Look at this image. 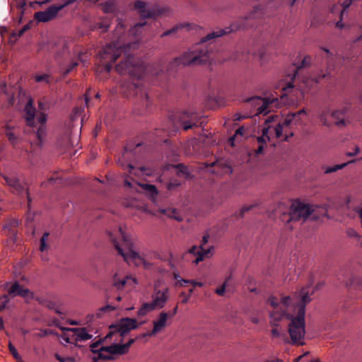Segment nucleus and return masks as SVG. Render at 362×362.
Masks as SVG:
<instances>
[{"mask_svg": "<svg viewBox=\"0 0 362 362\" xmlns=\"http://www.w3.org/2000/svg\"><path fill=\"white\" fill-rule=\"evenodd\" d=\"M160 213L166 215L169 217L174 218L177 221H181V218H179L175 216L177 214V211L175 209H162L160 210Z\"/></svg>", "mask_w": 362, "mask_h": 362, "instance_id": "obj_33", "label": "nucleus"}, {"mask_svg": "<svg viewBox=\"0 0 362 362\" xmlns=\"http://www.w3.org/2000/svg\"><path fill=\"white\" fill-rule=\"evenodd\" d=\"M78 65V62H72L68 67L66 69V70L64 71L63 75L65 76L68 75L69 73H71L75 68H76Z\"/></svg>", "mask_w": 362, "mask_h": 362, "instance_id": "obj_44", "label": "nucleus"}, {"mask_svg": "<svg viewBox=\"0 0 362 362\" xmlns=\"http://www.w3.org/2000/svg\"><path fill=\"white\" fill-rule=\"evenodd\" d=\"M4 134L10 144L15 146L20 141V128L13 123H7L4 127Z\"/></svg>", "mask_w": 362, "mask_h": 362, "instance_id": "obj_18", "label": "nucleus"}, {"mask_svg": "<svg viewBox=\"0 0 362 362\" xmlns=\"http://www.w3.org/2000/svg\"><path fill=\"white\" fill-rule=\"evenodd\" d=\"M24 119L26 124L33 129V131L38 140V144L41 145L47 135V115L40 112L37 117V123L35 120L36 110L33 105V100L30 98L24 108Z\"/></svg>", "mask_w": 362, "mask_h": 362, "instance_id": "obj_5", "label": "nucleus"}, {"mask_svg": "<svg viewBox=\"0 0 362 362\" xmlns=\"http://www.w3.org/2000/svg\"><path fill=\"white\" fill-rule=\"evenodd\" d=\"M103 11L106 13L117 14L119 12V8L117 0H108L103 4Z\"/></svg>", "mask_w": 362, "mask_h": 362, "instance_id": "obj_26", "label": "nucleus"}, {"mask_svg": "<svg viewBox=\"0 0 362 362\" xmlns=\"http://www.w3.org/2000/svg\"><path fill=\"white\" fill-rule=\"evenodd\" d=\"M152 300L148 302L154 310H160L165 307L169 299V289L164 288L163 289L155 286L151 296Z\"/></svg>", "mask_w": 362, "mask_h": 362, "instance_id": "obj_13", "label": "nucleus"}, {"mask_svg": "<svg viewBox=\"0 0 362 362\" xmlns=\"http://www.w3.org/2000/svg\"><path fill=\"white\" fill-rule=\"evenodd\" d=\"M260 11V8L256 7L248 16L240 18L230 26L223 29H218L209 33L201 40L200 43L193 46L187 52L183 53L180 57H176L170 62L168 65V70L170 71H174L176 68L180 65L197 66L207 63L210 59V52L212 50V47H211V42L206 45V42L224 35L241 29L248 28L252 26V24L249 23L247 21L250 19L259 17L262 13Z\"/></svg>", "mask_w": 362, "mask_h": 362, "instance_id": "obj_3", "label": "nucleus"}, {"mask_svg": "<svg viewBox=\"0 0 362 362\" xmlns=\"http://www.w3.org/2000/svg\"><path fill=\"white\" fill-rule=\"evenodd\" d=\"M136 284V279L134 278H131L129 276H126L125 278L122 279H119L117 277V274H115L113 277V285L115 286L117 289H122L124 286L127 284Z\"/></svg>", "mask_w": 362, "mask_h": 362, "instance_id": "obj_25", "label": "nucleus"}, {"mask_svg": "<svg viewBox=\"0 0 362 362\" xmlns=\"http://www.w3.org/2000/svg\"><path fill=\"white\" fill-rule=\"evenodd\" d=\"M195 281L194 280H192V279H188V280H186V279H180L178 282H177V284H179L180 286H186L187 284H192L193 286L194 285V282Z\"/></svg>", "mask_w": 362, "mask_h": 362, "instance_id": "obj_50", "label": "nucleus"}, {"mask_svg": "<svg viewBox=\"0 0 362 362\" xmlns=\"http://www.w3.org/2000/svg\"><path fill=\"white\" fill-rule=\"evenodd\" d=\"M8 294L12 296L28 297L30 293L28 288H24L17 281L13 283L8 290Z\"/></svg>", "mask_w": 362, "mask_h": 362, "instance_id": "obj_21", "label": "nucleus"}, {"mask_svg": "<svg viewBox=\"0 0 362 362\" xmlns=\"http://www.w3.org/2000/svg\"><path fill=\"white\" fill-rule=\"evenodd\" d=\"M1 177L4 180V184L9 187L12 193L20 196L25 195L27 197L28 205L30 206L32 199L29 195L28 191L21 182L20 179L14 174L2 175Z\"/></svg>", "mask_w": 362, "mask_h": 362, "instance_id": "obj_10", "label": "nucleus"}, {"mask_svg": "<svg viewBox=\"0 0 362 362\" xmlns=\"http://www.w3.org/2000/svg\"><path fill=\"white\" fill-rule=\"evenodd\" d=\"M211 250H213V247H211L209 249L201 248L198 249L197 246H193L189 250V253L193 255H197V257L193 261L195 264H198L199 262L202 261L204 257H209Z\"/></svg>", "mask_w": 362, "mask_h": 362, "instance_id": "obj_22", "label": "nucleus"}, {"mask_svg": "<svg viewBox=\"0 0 362 362\" xmlns=\"http://www.w3.org/2000/svg\"><path fill=\"white\" fill-rule=\"evenodd\" d=\"M245 132V128L243 127H239L236 131L233 136L230 137L229 141L232 146H234L235 137L240 135L243 136Z\"/></svg>", "mask_w": 362, "mask_h": 362, "instance_id": "obj_41", "label": "nucleus"}, {"mask_svg": "<svg viewBox=\"0 0 362 362\" xmlns=\"http://www.w3.org/2000/svg\"><path fill=\"white\" fill-rule=\"evenodd\" d=\"M142 334L137 336L134 339H130L125 344L117 341L110 346H103L99 353V358L105 360H112V355H123L129 351L130 346L137 340L144 338Z\"/></svg>", "mask_w": 362, "mask_h": 362, "instance_id": "obj_7", "label": "nucleus"}, {"mask_svg": "<svg viewBox=\"0 0 362 362\" xmlns=\"http://www.w3.org/2000/svg\"><path fill=\"white\" fill-rule=\"evenodd\" d=\"M354 161L355 160H353L348 163H344L339 164V165H335L331 166V167H325V168H323L325 169V173L329 174V173H334L339 170L343 169L349 163H354Z\"/></svg>", "mask_w": 362, "mask_h": 362, "instance_id": "obj_31", "label": "nucleus"}, {"mask_svg": "<svg viewBox=\"0 0 362 362\" xmlns=\"http://www.w3.org/2000/svg\"><path fill=\"white\" fill-rule=\"evenodd\" d=\"M19 225V221L18 219L9 220L4 228V230L7 235H11L14 238V240H16V231L15 228Z\"/></svg>", "mask_w": 362, "mask_h": 362, "instance_id": "obj_24", "label": "nucleus"}, {"mask_svg": "<svg viewBox=\"0 0 362 362\" xmlns=\"http://www.w3.org/2000/svg\"><path fill=\"white\" fill-rule=\"evenodd\" d=\"M124 94L126 96H134L136 95L139 98L144 110L141 111V114L144 113L147 111L151 105V100L149 99L148 93L140 86L139 83H130L127 85V92L124 90Z\"/></svg>", "mask_w": 362, "mask_h": 362, "instance_id": "obj_12", "label": "nucleus"}, {"mask_svg": "<svg viewBox=\"0 0 362 362\" xmlns=\"http://www.w3.org/2000/svg\"><path fill=\"white\" fill-rule=\"evenodd\" d=\"M181 296H184V298L182 300V301H181V302H182V303H187L188 302V300H189V299L190 296H186V295L185 294V293H183V292L181 293Z\"/></svg>", "mask_w": 362, "mask_h": 362, "instance_id": "obj_62", "label": "nucleus"}, {"mask_svg": "<svg viewBox=\"0 0 362 362\" xmlns=\"http://www.w3.org/2000/svg\"><path fill=\"white\" fill-rule=\"evenodd\" d=\"M59 12L57 5H52L46 10L37 11L35 13V19L38 22L46 23L54 19Z\"/></svg>", "mask_w": 362, "mask_h": 362, "instance_id": "obj_16", "label": "nucleus"}, {"mask_svg": "<svg viewBox=\"0 0 362 362\" xmlns=\"http://www.w3.org/2000/svg\"><path fill=\"white\" fill-rule=\"evenodd\" d=\"M233 59L234 60H240V61H243V60H245L246 59V57H245L244 56H240L238 52H237L235 54V55L233 57Z\"/></svg>", "mask_w": 362, "mask_h": 362, "instance_id": "obj_60", "label": "nucleus"}, {"mask_svg": "<svg viewBox=\"0 0 362 362\" xmlns=\"http://www.w3.org/2000/svg\"><path fill=\"white\" fill-rule=\"evenodd\" d=\"M109 26L110 25L107 23L100 22V23H97L95 24L94 29H100V30H102L103 33H105V32L107 31Z\"/></svg>", "mask_w": 362, "mask_h": 362, "instance_id": "obj_40", "label": "nucleus"}, {"mask_svg": "<svg viewBox=\"0 0 362 362\" xmlns=\"http://www.w3.org/2000/svg\"><path fill=\"white\" fill-rule=\"evenodd\" d=\"M49 233L46 232L43 234L42 237L40 239V250L41 252H43L44 250H47L48 248V245L47 244V240L49 237Z\"/></svg>", "mask_w": 362, "mask_h": 362, "instance_id": "obj_36", "label": "nucleus"}, {"mask_svg": "<svg viewBox=\"0 0 362 362\" xmlns=\"http://www.w3.org/2000/svg\"><path fill=\"white\" fill-rule=\"evenodd\" d=\"M347 235L350 237H355L358 238V239L361 238V236L358 234V233L353 228H349L347 230Z\"/></svg>", "mask_w": 362, "mask_h": 362, "instance_id": "obj_54", "label": "nucleus"}, {"mask_svg": "<svg viewBox=\"0 0 362 362\" xmlns=\"http://www.w3.org/2000/svg\"><path fill=\"white\" fill-rule=\"evenodd\" d=\"M284 125L280 123L274 128L275 135L276 138L280 139L283 136Z\"/></svg>", "mask_w": 362, "mask_h": 362, "instance_id": "obj_45", "label": "nucleus"}, {"mask_svg": "<svg viewBox=\"0 0 362 362\" xmlns=\"http://www.w3.org/2000/svg\"><path fill=\"white\" fill-rule=\"evenodd\" d=\"M247 101L257 108V115H266L279 105V100L274 96L266 98L254 97L249 98Z\"/></svg>", "mask_w": 362, "mask_h": 362, "instance_id": "obj_9", "label": "nucleus"}, {"mask_svg": "<svg viewBox=\"0 0 362 362\" xmlns=\"http://www.w3.org/2000/svg\"><path fill=\"white\" fill-rule=\"evenodd\" d=\"M315 211L314 206L298 200L293 201L288 214V222L305 221Z\"/></svg>", "mask_w": 362, "mask_h": 362, "instance_id": "obj_8", "label": "nucleus"}, {"mask_svg": "<svg viewBox=\"0 0 362 362\" xmlns=\"http://www.w3.org/2000/svg\"><path fill=\"white\" fill-rule=\"evenodd\" d=\"M78 0H64V2L62 4L57 5V8H59V10L60 11L61 10L64 8L65 7H66V6L71 5V4H73L74 3H75Z\"/></svg>", "mask_w": 362, "mask_h": 362, "instance_id": "obj_46", "label": "nucleus"}, {"mask_svg": "<svg viewBox=\"0 0 362 362\" xmlns=\"http://www.w3.org/2000/svg\"><path fill=\"white\" fill-rule=\"evenodd\" d=\"M324 283H319L315 288L310 286L301 288L299 300L296 303L290 296L278 298L270 296L267 303L272 308L270 311L271 324L277 326L278 322L284 320H290L288 333L293 344L303 345L305 334V307L312 298L315 291L320 289Z\"/></svg>", "mask_w": 362, "mask_h": 362, "instance_id": "obj_2", "label": "nucleus"}, {"mask_svg": "<svg viewBox=\"0 0 362 362\" xmlns=\"http://www.w3.org/2000/svg\"><path fill=\"white\" fill-rule=\"evenodd\" d=\"M175 119L185 131L193 127H201L203 124V120L196 112H189L188 111L177 113L175 115Z\"/></svg>", "mask_w": 362, "mask_h": 362, "instance_id": "obj_11", "label": "nucleus"}, {"mask_svg": "<svg viewBox=\"0 0 362 362\" xmlns=\"http://www.w3.org/2000/svg\"><path fill=\"white\" fill-rule=\"evenodd\" d=\"M117 234L120 239V242L112 233H108L109 238L112 242L115 249L126 262L139 261L136 264H142L144 268L149 269L153 267V264L145 260L138 252L133 250V243L131 239L125 234L122 228H119Z\"/></svg>", "mask_w": 362, "mask_h": 362, "instance_id": "obj_4", "label": "nucleus"}, {"mask_svg": "<svg viewBox=\"0 0 362 362\" xmlns=\"http://www.w3.org/2000/svg\"><path fill=\"white\" fill-rule=\"evenodd\" d=\"M8 349L10 353L12 354V356L16 360H17L18 361H20L21 360L20 354L18 353L16 349L11 341L8 343Z\"/></svg>", "mask_w": 362, "mask_h": 362, "instance_id": "obj_37", "label": "nucleus"}, {"mask_svg": "<svg viewBox=\"0 0 362 362\" xmlns=\"http://www.w3.org/2000/svg\"><path fill=\"white\" fill-rule=\"evenodd\" d=\"M329 110H323L319 113V119L323 126L330 127L331 123L328 121Z\"/></svg>", "mask_w": 362, "mask_h": 362, "instance_id": "obj_32", "label": "nucleus"}, {"mask_svg": "<svg viewBox=\"0 0 362 362\" xmlns=\"http://www.w3.org/2000/svg\"><path fill=\"white\" fill-rule=\"evenodd\" d=\"M127 168H128L129 173L135 176H139L141 174L146 176H152L154 174V170H152L146 167H140L136 170L132 164H128Z\"/></svg>", "mask_w": 362, "mask_h": 362, "instance_id": "obj_23", "label": "nucleus"}, {"mask_svg": "<svg viewBox=\"0 0 362 362\" xmlns=\"http://www.w3.org/2000/svg\"><path fill=\"white\" fill-rule=\"evenodd\" d=\"M8 302L9 298L7 295L0 296V312L3 311L6 308V304Z\"/></svg>", "mask_w": 362, "mask_h": 362, "instance_id": "obj_39", "label": "nucleus"}, {"mask_svg": "<svg viewBox=\"0 0 362 362\" xmlns=\"http://www.w3.org/2000/svg\"><path fill=\"white\" fill-rule=\"evenodd\" d=\"M209 238V236L208 235L203 236L202 243L200 245L201 248H203V246L208 243Z\"/></svg>", "mask_w": 362, "mask_h": 362, "instance_id": "obj_58", "label": "nucleus"}, {"mask_svg": "<svg viewBox=\"0 0 362 362\" xmlns=\"http://www.w3.org/2000/svg\"><path fill=\"white\" fill-rule=\"evenodd\" d=\"M256 206H257V204H255L243 206V208L240 210L239 212H237L235 214L236 218H240L243 217L246 212L252 210Z\"/></svg>", "mask_w": 362, "mask_h": 362, "instance_id": "obj_34", "label": "nucleus"}, {"mask_svg": "<svg viewBox=\"0 0 362 362\" xmlns=\"http://www.w3.org/2000/svg\"><path fill=\"white\" fill-rule=\"evenodd\" d=\"M308 354H309V352H306L303 355L299 356L295 359L294 362H299L305 356H307Z\"/></svg>", "mask_w": 362, "mask_h": 362, "instance_id": "obj_64", "label": "nucleus"}, {"mask_svg": "<svg viewBox=\"0 0 362 362\" xmlns=\"http://www.w3.org/2000/svg\"><path fill=\"white\" fill-rule=\"evenodd\" d=\"M195 27V25L189 23H181L175 25L172 28L165 31L161 35V37H164L169 35H174L182 30H192Z\"/></svg>", "mask_w": 362, "mask_h": 362, "instance_id": "obj_20", "label": "nucleus"}, {"mask_svg": "<svg viewBox=\"0 0 362 362\" xmlns=\"http://www.w3.org/2000/svg\"><path fill=\"white\" fill-rule=\"evenodd\" d=\"M267 146V141L263 137H257L254 144V153L255 156L262 154L265 146Z\"/></svg>", "mask_w": 362, "mask_h": 362, "instance_id": "obj_29", "label": "nucleus"}, {"mask_svg": "<svg viewBox=\"0 0 362 362\" xmlns=\"http://www.w3.org/2000/svg\"><path fill=\"white\" fill-rule=\"evenodd\" d=\"M168 317V313L166 312H161L159 314L158 319L153 321V328L150 332H146L142 334L143 337H150L156 335L160 332L166 325L167 320Z\"/></svg>", "mask_w": 362, "mask_h": 362, "instance_id": "obj_19", "label": "nucleus"}, {"mask_svg": "<svg viewBox=\"0 0 362 362\" xmlns=\"http://www.w3.org/2000/svg\"><path fill=\"white\" fill-rule=\"evenodd\" d=\"M276 117H277V115H272L269 117L268 119L265 121V123L267 124L271 122L272 121L274 120Z\"/></svg>", "mask_w": 362, "mask_h": 362, "instance_id": "obj_63", "label": "nucleus"}, {"mask_svg": "<svg viewBox=\"0 0 362 362\" xmlns=\"http://www.w3.org/2000/svg\"><path fill=\"white\" fill-rule=\"evenodd\" d=\"M58 180V178H54L53 177L48 179L47 181H45L42 183V185L43 186H47L48 185H52L56 182V180Z\"/></svg>", "mask_w": 362, "mask_h": 362, "instance_id": "obj_56", "label": "nucleus"}, {"mask_svg": "<svg viewBox=\"0 0 362 362\" xmlns=\"http://www.w3.org/2000/svg\"><path fill=\"white\" fill-rule=\"evenodd\" d=\"M322 58L327 65V69L329 70L334 69V62L335 60V57L329 49L326 48H322Z\"/></svg>", "mask_w": 362, "mask_h": 362, "instance_id": "obj_27", "label": "nucleus"}, {"mask_svg": "<svg viewBox=\"0 0 362 362\" xmlns=\"http://www.w3.org/2000/svg\"><path fill=\"white\" fill-rule=\"evenodd\" d=\"M144 322H138L136 319L131 317H122L109 327V332L105 339L115 337V341L123 342L124 337L132 330L139 328Z\"/></svg>", "mask_w": 362, "mask_h": 362, "instance_id": "obj_6", "label": "nucleus"}, {"mask_svg": "<svg viewBox=\"0 0 362 362\" xmlns=\"http://www.w3.org/2000/svg\"><path fill=\"white\" fill-rule=\"evenodd\" d=\"M134 7L140 14L141 21L146 18H154L162 13L158 8H147L146 3L139 0L135 1Z\"/></svg>", "mask_w": 362, "mask_h": 362, "instance_id": "obj_14", "label": "nucleus"}, {"mask_svg": "<svg viewBox=\"0 0 362 362\" xmlns=\"http://www.w3.org/2000/svg\"><path fill=\"white\" fill-rule=\"evenodd\" d=\"M331 117L334 120V124L339 128L345 127L351 123L349 109L346 107L333 111Z\"/></svg>", "mask_w": 362, "mask_h": 362, "instance_id": "obj_15", "label": "nucleus"}, {"mask_svg": "<svg viewBox=\"0 0 362 362\" xmlns=\"http://www.w3.org/2000/svg\"><path fill=\"white\" fill-rule=\"evenodd\" d=\"M310 57H305V58L303 59V60L302 61L301 65H300V66H298V67L296 68V72H295V74H294V76H293V78H296V77L298 76V71H299L300 69H302L303 67H304L305 66H306V64H307L308 63H309V62H310Z\"/></svg>", "mask_w": 362, "mask_h": 362, "instance_id": "obj_42", "label": "nucleus"}, {"mask_svg": "<svg viewBox=\"0 0 362 362\" xmlns=\"http://www.w3.org/2000/svg\"><path fill=\"white\" fill-rule=\"evenodd\" d=\"M49 76L48 74H42V75H37L35 77V79L37 82H42L45 81L46 83H49Z\"/></svg>", "mask_w": 362, "mask_h": 362, "instance_id": "obj_48", "label": "nucleus"}, {"mask_svg": "<svg viewBox=\"0 0 362 362\" xmlns=\"http://www.w3.org/2000/svg\"><path fill=\"white\" fill-rule=\"evenodd\" d=\"M124 184L125 187L132 188L134 187L135 185H139L142 189L151 197L154 198L158 194V190L156 187L153 185L150 184H139L138 182L135 181L133 178H132L129 175H126L124 179Z\"/></svg>", "mask_w": 362, "mask_h": 362, "instance_id": "obj_17", "label": "nucleus"}, {"mask_svg": "<svg viewBox=\"0 0 362 362\" xmlns=\"http://www.w3.org/2000/svg\"><path fill=\"white\" fill-rule=\"evenodd\" d=\"M68 329L74 332L76 334V340L78 341H86L91 339L93 337L87 332L86 328H71Z\"/></svg>", "mask_w": 362, "mask_h": 362, "instance_id": "obj_28", "label": "nucleus"}, {"mask_svg": "<svg viewBox=\"0 0 362 362\" xmlns=\"http://www.w3.org/2000/svg\"><path fill=\"white\" fill-rule=\"evenodd\" d=\"M296 119L295 117V115L292 113V112H290L286 117V118L284 119V121L282 122V123H280L281 124H283L284 127H288L291 122L295 119Z\"/></svg>", "mask_w": 362, "mask_h": 362, "instance_id": "obj_38", "label": "nucleus"}, {"mask_svg": "<svg viewBox=\"0 0 362 362\" xmlns=\"http://www.w3.org/2000/svg\"><path fill=\"white\" fill-rule=\"evenodd\" d=\"M270 127H264L262 131V136L260 137H263L266 141H269L270 138L269 136V132L270 130Z\"/></svg>", "mask_w": 362, "mask_h": 362, "instance_id": "obj_49", "label": "nucleus"}, {"mask_svg": "<svg viewBox=\"0 0 362 362\" xmlns=\"http://www.w3.org/2000/svg\"><path fill=\"white\" fill-rule=\"evenodd\" d=\"M177 170L178 173L182 174L183 175H188V170L187 168L183 164H178L175 166Z\"/></svg>", "mask_w": 362, "mask_h": 362, "instance_id": "obj_47", "label": "nucleus"}, {"mask_svg": "<svg viewBox=\"0 0 362 362\" xmlns=\"http://www.w3.org/2000/svg\"><path fill=\"white\" fill-rule=\"evenodd\" d=\"M155 310L149 303H144L137 311L139 317L145 316L148 313Z\"/></svg>", "mask_w": 362, "mask_h": 362, "instance_id": "obj_30", "label": "nucleus"}, {"mask_svg": "<svg viewBox=\"0 0 362 362\" xmlns=\"http://www.w3.org/2000/svg\"><path fill=\"white\" fill-rule=\"evenodd\" d=\"M226 286H227L226 282H224L223 284L221 287L217 288L216 289V291H215L216 293L218 294V296H223L225 293Z\"/></svg>", "mask_w": 362, "mask_h": 362, "instance_id": "obj_51", "label": "nucleus"}, {"mask_svg": "<svg viewBox=\"0 0 362 362\" xmlns=\"http://www.w3.org/2000/svg\"><path fill=\"white\" fill-rule=\"evenodd\" d=\"M146 25V21L139 22L126 33L124 23L122 21L118 23L112 34L111 42L104 47L99 54L105 71L109 73L112 70V64L122 53H124L125 61L116 65V71L120 74H128L138 78L143 77L148 71L147 68L142 61L128 52L137 47L141 29Z\"/></svg>", "mask_w": 362, "mask_h": 362, "instance_id": "obj_1", "label": "nucleus"}, {"mask_svg": "<svg viewBox=\"0 0 362 362\" xmlns=\"http://www.w3.org/2000/svg\"><path fill=\"white\" fill-rule=\"evenodd\" d=\"M177 310H178V306H177V305H176V306L173 308V310L172 311H170V312L168 313V317H174V316L177 314Z\"/></svg>", "mask_w": 362, "mask_h": 362, "instance_id": "obj_57", "label": "nucleus"}, {"mask_svg": "<svg viewBox=\"0 0 362 362\" xmlns=\"http://www.w3.org/2000/svg\"><path fill=\"white\" fill-rule=\"evenodd\" d=\"M269 318L271 319V317H269ZM279 323V322H278V324ZM270 325L273 327V325L270 323ZM279 325L277 326H274V327H278ZM271 333H272V336L273 337H280V332H279V330L276 329V328H273L271 331Z\"/></svg>", "mask_w": 362, "mask_h": 362, "instance_id": "obj_55", "label": "nucleus"}, {"mask_svg": "<svg viewBox=\"0 0 362 362\" xmlns=\"http://www.w3.org/2000/svg\"><path fill=\"white\" fill-rule=\"evenodd\" d=\"M100 341H98L96 342H94L91 345H90V350L94 354H98V356L96 357H94L93 358V360L95 362H97L98 360L99 359H101L100 358H99V353L100 351V349L103 347L101 346L99 350H97L96 349L100 346ZM103 360H104L103 358H102Z\"/></svg>", "mask_w": 362, "mask_h": 362, "instance_id": "obj_35", "label": "nucleus"}, {"mask_svg": "<svg viewBox=\"0 0 362 362\" xmlns=\"http://www.w3.org/2000/svg\"><path fill=\"white\" fill-rule=\"evenodd\" d=\"M294 115H295V117L296 118H298L300 115H305L306 114V111L305 109H302L299 111H297V112H292Z\"/></svg>", "mask_w": 362, "mask_h": 362, "instance_id": "obj_59", "label": "nucleus"}, {"mask_svg": "<svg viewBox=\"0 0 362 362\" xmlns=\"http://www.w3.org/2000/svg\"><path fill=\"white\" fill-rule=\"evenodd\" d=\"M45 306L50 309V310H54L55 311L56 313L57 314H61L62 312L59 310L57 305L56 304V303L53 302V301H48Z\"/></svg>", "mask_w": 362, "mask_h": 362, "instance_id": "obj_43", "label": "nucleus"}, {"mask_svg": "<svg viewBox=\"0 0 362 362\" xmlns=\"http://www.w3.org/2000/svg\"><path fill=\"white\" fill-rule=\"evenodd\" d=\"M55 358L60 362H68L73 361V358L71 357H63L58 354H55Z\"/></svg>", "mask_w": 362, "mask_h": 362, "instance_id": "obj_52", "label": "nucleus"}, {"mask_svg": "<svg viewBox=\"0 0 362 362\" xmlns=\"http://www.w3.org/2000/svg\"><path fill=\"white\" fill-rule=\"evenodd\" d=\"M33 24L32 21H30L28 24L24 25L21 30H19L18 36L23 35L27 30H28Z\"/></svg>", "mask_w": 362, "mask_h": 362, "instance_id": "obj_53", "label": "nucleus"}, {"mask_svg": "<svg viewBox=\"0 0 362 362\" xmlns=\"http://www.w3.org/2000/svg\"><path fill=\"white\" fill-rule=\"evenodd\" d=\"M115 309V308L114 306L107 305L102 308L101 310L102 311H112V310H114Z\"/></svg>", "mask_w": 362, "mask_h": 362, "instance_id": "obj_61", "label": "nucleus"}]
</instances>
